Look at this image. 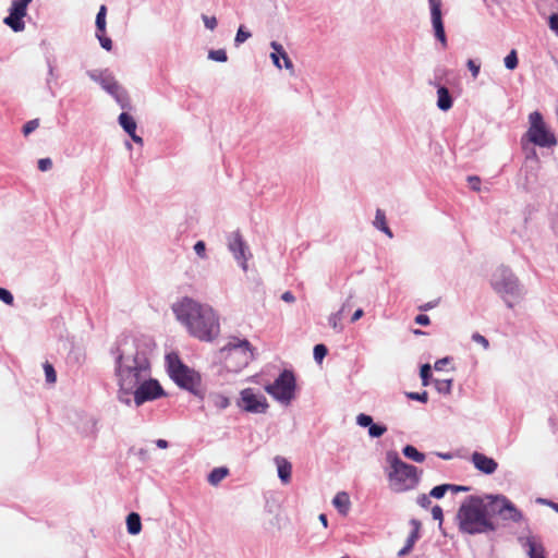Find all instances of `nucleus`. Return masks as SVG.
<instances>
[{
  "mask_svg": "<svg viewBox=\"0 0 558 558\" xmlns=\"http://www.w3.org/2000/svg\"><path fill=\"white\" fill-rule=\"evenodd\" d=\"M449 488H452V484L437 485L430 489L429 496L436 499H440L445 496Z\"/></svg>",
  "mask_w": 558,
  "mask_h": 558,
  "instance_id": "obj_37",
  "label": "nucleus"
},
{
  "mask_svg": "<svg viewBox=\"0 0 558 558\" xmlns=\"http://www.w3.org/2000/svg\"><path fill=\"white\" fill-rule=\"evenodd\" d=\"M523 546L527 547L529 558H546L544 546L541 543H536L533 537H527Z\"/></svg>",
  "mask_w": 558,
  "mask_h": 558,
  "instance_id": "obj_22",
  "label": "nucleus"
},
{
  "mask_svg": "<svg viewBox=\"0 0 558 558\" xmlns=\"http://www.w3.org/2000/svg\"><path fill=\"white\" fill-rule=\"evenodd\" d=\"M450 362V357L446 356L435 362L434 368L436 371H442L444 367Z\"/></svg>",
  "mask_w": 558,
  "mask_h": 558,
  "instance_id": "obj_60",
  "label": "nucleus"
},
{
  "mask_svg": "<svg viewBox=\"0 0 558 558\" xmlns=\"http://www.w3.org/2000/svg\"><path fill=\"white\" fill-rule=\"evenodd\" d=\"M227 246L239 266L243 271H246L247 260L252 257V254L239 230L232 231L227 235Z\"/></svg>",
  "mask_w": 558,
  "mask_h": 558,
  "instance_id": "obj_12",
  "label": "nucleus"
},
{
  "mask_svg": "<svg viewBox=\"0 0 558 558\" xmlns=\"http://www.w3.org/2000/svg\"><path fill=\"white\" fill-rule=\"evenodd\" d=\"M363 315H364V311H363L362 308H357V310L353 313V315H352V317H351V322H352V323H355V322H356V320H359Z\"/></svg>",
  "mask_w": 558,
  "mask_h": 558,
  "instance_id": "obj_63",
  "label": "nucleus"
},
{
  "mask_svg": "<svg viewBox=\"0 0 558 558\" xmlns=\"http://www.w3.org/2000/svg\"><path fill=\"white\" fill-rule=\"evenodd\" d=\"M414 322L417 324V325H421V326H427L429 325L430 323V319L429 317L426 315V314H418Z\"/></svg>",
  "mask_w": 558,
  "mask_h": 558,
  "instance_id": "obj_59",
  "label": "nucleus"
},
{
  "mask_svg": "<svg viewBox=\"0 0 558 558\" xmlns=\"http://www.w3.org/2000/svg\"><path fill=\"white\" fill-rule=\"evenodd\" d=\"M39 125V120L38 119H33V120H29L27 121L24 125H23V134L25 136L29 135L32 132H34Z\"/></svg>",
  "mask_w": 558,
  "mask_h": 558,
  "instance_id": "obj_47",
  "label": "nucleus"
},
{
  "mask_svg": "<svg viewBox=\"0 0 558 558\" xmlns=\"http://www.w3.org/2000/svg\"><path fill=\"white\" fill-rule=\"evenodd\" d=\"M87 75L90 80L98 83L110 96H112L122 109L130 107V98L126 89L118 83L109 70L88 71Z\"/></svg>",
  "mask_w": 558,
  "mask_h": 558,
  "instance_id": "obj_10",
  "label": "nucleus"
},
{
  "mask_svg": "<svg viewBox=\"0 0 558 558\" xmlns=\"http://www.w3.org/2000/svg\"><path fill=\"white\" fill-rule=\"evenodd\" d=\"M332 505L335 506V508L338 510V512L340 514L347 515L350 510V506H351V501H350V497H349L348 493L339 492L333 497Z\"/></svg>",
  "mask_w": 558,
  "mask_h": 558,
  "instance_id": "obj_21",
  "label": "nucleus"
},
{
  "mask_svg": "<svg viewBox=\"0 0 558 558\" xmlns=\"http://www.w3.org/2000/svg\"><path fill=\"white\" fill-rule=\"evenodd\" d=\"M471 461L474 468L485 475H492L498 468V463L495 459L478 451L472 453Z\"/></svg>",
  "mask_w": 558,
  "mask_h": 558,
  "instance_id": "obj_15",
  "label": "nucleus"
},
{
  "mask_svg": "<svg viewBox=\"0 0 558 558\" xmlns=\"http://www.w3.org/2000/svg\"><path fill=\"white\" fill-rule=\"evenodd\" d=\"M387 432V426L380 423H373L368 428V436L371 438H379Z\"/></svg>",
  "mask_w": 558,
  "mask_h": 558,
  "instance_id": "obj_36",
  "label": "nucleus"
},
{
  "mask_svg": "<svg viewBox=\"0 0 558 558\" xmlns=\"http://www.w3.org/2000/svg\"><path fill=\"white\" fill-rule=\"evenodd\" d=\"M386 461L389 464L387 478L393 492L404 493L417 487L422 472L415 465L404 462L395 450L386 452Z\"/></svg>",
  "mask_w": 558,
  "mask_h": 558,
  "instance_id": "obj_4",
  "label": "nucleus"
},
{
  "mask_svg": "<svg viewBox=\"0 0 558 558\" xmlns=\"http://www.w3.org/2000/svg\"><path fill=\"white\" fill-rule=\"evenodd\" d=\"M106 15H107V8L106 5H100L97 15H96V32H106Z\"/></svg>",
  "mask_w": 558,
  "mask_h": 558,
  "instance_id": "obj_35",
  "label": "nucleus"
},
{
  "mask_svg": "<svg viewBox=\"0 0 558 558\" xmlns=\"http://www.w3.org/2000/svg\"><path fill=\"white\" fill-rule=\"evenodd\" d=\"M437 304H438V301H430V302H427V303L421 305L420 310L426 312V311H429V310L436 307Z\"/></svg>",
  "mask_w": 558,
  "mask_h": 558,
  "instance_id": "obj_61",
  "label": "nucleus"
},
{
  "mask_svg": "<svg viewBox=\"0 0 558 558\" xmlns=\"http://www.w3.org/2000/svg\"><path fill=\"white\" fill-rule=\"evenodd\" d=\"M468 182L471 190L478 192L481 190V179L476 175H469Z\"/></svg>",
  "mask_w": 558,
  "mask_h": 558,
  "instance_id": "obj_56",
  "label": "nucleus"
},
{
  "mask_svg": "<svg viewBox=\"0 0 558 558\" xmlns=\"http://www.w3.org/2000/svg\"><path fill=\"white\" fill-rule=\"evenodd\" d=\"M501 501H504L505 507V514L501 518L504 521L519 523L524 519L522 511L519 510L510 499L502 498Z\"/></svg>",
  "mask_w": 558,
  "mask_h": 558,
  "instance_id": "obj_17",
  "label": "nucleus"
},
{
  "mask_svg": "<svg viewBox=\"0 0 558 558\" xmlns=\"http://www.w3.org/2000/svg\"><path fill=\"white\" fill-rule=\"evenodd\" d=\"M429 9H430V19H432V25L434 29L435 37L441 43L444 47L447 46V36L445 32V26L442 22V13H441V7L442 2L441 0H428Z\"/></svg>",
  "mask_w": 558,
  "mask_h": 558,
  "instance_id": "obj_14",
  "label": "nucleus"
},
{
  "mask_svg": "<svg viewBox=\"0 0 558 558\" xmlns=\"http://www.w3.org/2000/svg\"><path fill=\"white\" fill-rule=\"evenodd\" d=\"M402 453L405 458H408L414 462H417V463H422L425 460V454L423 452L418 451L412 445L404 446L402 449Z\"/></svg>",
  "mask_w": 558,
  "mask_h": 558,
  "instance_id": "obj_28",
  "label": "nucleus"
},
{
  "mask_svg": "<svg viewBox=\"0 0 558 558\" xmlns=\"http://www.w3.org/2000/svg\"><path fill=\"white\" fill-rule=\"evenodd\" d=\"M52 168V160L50 158H41L38 160V169L40 171H48Z\"/></svg>",
  "mask_w": 558,
  "mask_h": 558,
  "instance_id": "obj_57",
  "label": "nucleus"
},
{
  "mask_svg": "<svg viewBox=\"0 0 558 558\" xmlns=\"http://www.w3.org/2000/svg\"><path fill=\"white\" fill-rule=\"evenodd\" d=\"M155 444L160 449H167L169 447V442L166 439H157Z\"/></svg>",
  "mask_w": 558,
  "mask_h": 558,
  "instance_id": "obj_64",
  "label": "nucleus"
},
{
  "mask_svg": "<svg viewBox=\"0 0 558 558\" xmlns=\"http://www.w3.org/2000/svg\"><path fill=\"white\" fill-rule=\"evenodd\" d=\"M453 106V98L449 89L444 85H437V107L441 111H448Z\"/></svg>",
  "mask_w": 558,
  "mask_h": 558,
  "instance_id": "obj_18",
  "label": "nucleus"
},
{
  "mask_svg": "<svg viewBox=\"0 0 558 558\" xmlns=\"http://www.w3.org/2000/svg\"><path fill=\"white\" fill-rule=\"evenodd\" d=\"M155 348L148 336L121 333L110 349L114 360V375L125 387H134L137 379L150 376L149 356Z\"/></svg>",
  "mask_w": 558,
  "mask_h": 558,
  "instance_id": "obj_1",
  "label": "nucleus"
},
{
  "mask_svg": "<svg viewBox=\"0 0 558 558\" xmlns=\"http://www.w3.org/2000/svg\"><path fill=\"white\" fill-rule=\"evenodd\" d=\"M106 32H96V37L99 40V44L101 48H104L107 51H110L112 49V40L105 35Z\"/></svg>",
  "mask_w": 558,
  "mask_h": 558,
  "instance_id": "obj_42",
  "label": "nucleus"
},
{
  "mask_svg": "<svg viewBox=\"0 0 558 558\" xmlns=\"http://www.w3.org/2000/svg\"><path fill=\"white\" fill-rule=\"evenodd\" d=\"M276 401L288 405L295 398L296 378L291 369H283L274 383L264 387Z\"/></svg>",
  "mask_w": 558,
  "mask_h": 558,
  "instance_id": "obj_8",
  "label": "nucleus"
},
{
  "mask_svg": "<svg viewBox=\"0 0 558 558\" xmlns=\"http://www.w3.org/2000/svg\"><path fill=\"white\" fill-rule=\"evenodd\" d=\"M202 20L206 28L213 31L217 27V19L215 16L202 15Z\"/></svg>",
  "mask_w": 558,
  "mask_h": 558,
  "instance_id": "obj_52",
  "label": "nucleus"
},
{
  "mask_svg": "<svg viewBox=\"0 0 558 558\" xmlns=\"http://www.w3.org/2000/svg\"><path fill=\"white\" fill-rule=\"evenodd\" d=\"M172 311L194 338L201 341H213L218 337L219 317L211 306L185 296L172 305Z\"/></svg>",
  "mask_w": 558,
  "mask_h": 558,
  "instance_id": "obj_2",
  "label": "nucleus"
},
{
  "mask_svg": "<svg viewBox=\"0 0 558 558\" xmlns=\"http://www.w3.org/2000/svg\"><path fill=\"white\" fill-rule=\"evenodd\" d=\"M466 66L470 70L473 78H476L478 76V74H480L481 64L477 63L476 61L472 60V59H469L468 62H466Z\"/></svg>",
  "mask_w": 558,
  "mask_h": 558,
  "instance_id": "obj_49",
  "label": "nucleus"
},
{
  "mask_svg": "<svg viewBox=\"0 0 558 558\" xmlns=\"http://www.w3.org/2000/svg\"><path fill=\"white\" fill-rule=\"evenodd\" d=\"M472 340H473L474 342H476V343L482 344L485 349H488V347H489V342H488V340H487L484 336H482L481 333H478V332H474V333L472 335Z\"/></svg>",
  "mask_w": 558,
  "mask_h": 558,
  "instance_id": "obj_58",
  "label": "nucleus"
},
{
  "mask_svg": "<svg viewBox=\"0 0 558 558\" xmlns=\"http://www.w3.org/2000/svg\"><path fill=\"white\" fill-rule=\"evenodd\" d=\"M270 47L272 48V53H277V56L279 58H282L283 59V56H288V53L286 52L284 48L282 47L281 44H279L278 41H271L270 43Z\"/></svg>",
  "mask_w": 558,
  "mask_h": 558,
  "instance_id": "obj_54",
  "label": "nucleus"
},
{
  "mask_svg": "<svg viewBox=\"0 0 558 558\" xmlns=\"http://www.w3.org/2000/svg\"><path fill=\"white\" fill-rule=\"evenodd\" d=\"M126 529L131 535H137L142 530L141 517L136 512H131L126 517Z\"/></svg>",
  "mask_w": 558,
  "mask_h": 558,
  "instance_id": "obj_25",
  "label": "nucleus"
},
{
  "mask_svg": "<svg viewBox=\"0 0 558 558\" xmlns=\"http://www.w3.org/2000/svg\"><path fill=\"white\" fill-rule=\"evenodd\" d=\"M33 0H12L9 11L26 16L27 8Z\"/></svg>",
  "mask_w": 558,
  "mask_h": 558,
  "instance_id": "obj_32",
  "label": "nucleus"
},
{
  "mask_svg": "<svg viewBox=\"0 0 558 558\" xmlns=\"http://www.w3.org/2000/svg\"><path fill=\"white\" fill-rule=\"evenodd\" d=\"M47 68H48V77L46 80L47 88L49 89L51 96H56V93L53 92L51 87L52 81H56L58 78V75L56 74V66L53 64V61L49 58L47 59Z\"/></svg>",
  "mask_w": 558,
  "mask_h": 558,
  "instance_id": "obj_34",
  "label": "nucleus"
},
{
  "mask_svg": "<svg viewBox=\"0 0 558 558\" xmlns=\"http://www.w3.org/2000/svg\"><path fill=\"white\" fill-rule=\"evenodd\" d=\"M44 371H45V376H46L47 383H49V384L56 383L57 374H56L54 367L50 363L46 362L44 364Z\"/></svg>",
  "mask_w": 558,
  "mask_h": 558,
  "instance_id": "obj_44",
  "label": "nucleus"
},
{
  "mask_svg": "<svg viewBox=\"0 0 558 558\" xmlns=\"http://www.w3.org/2000/svg\"><path fill=\"white\" fill-rule=\"evenodd\" d=\"M327 353H328V349L325 344L318 343L314 347L313 355H314V360L317 363H322L323 360L325 359V356L327 355Z\"/></svg>",
  "mask_w": 558,
  "mask_h": 558,
  "instance_id": "obj_39",
  "label": "nucleus"
},
{
  "mask_svg": "<svg viewBox=\"0 0 558 558\" xmlns=\"http://www.w3.org/2000/svg\"><path fill=\"white\" fill-rule=\"evenodd\" d=\"M135 405L141 407L146 402L157 400L166 396V392L157 379L145 377L137 379L135 384Z\"/></svg>",
  "mask_w": 558,
  "mask_h": 558,
  "instance_id": "obj_11",
  "label": "nucleus"
},
{
  "mask_svg": "<svg viewBox=\"0 0 558 558\" xmlns=\"http://www.w3.org/2000/svg\"><path fill=\"white\" fill-rule=\"evenodd\" d=\"M418 538L420 534L417 533V531H411L405 541L404 546L398 551V557L407 556L413 549L414 544L417 542Z\"/></svg>",
  "mask_w": 558,
  "mask_h": 558,
  "instance_id": "obj_29",
  "label": "nucleus"
},
{
  "mask_svg": "<svg viewBox=\"0 0 558 558\" xmlns=\"http://www.w3.org/2000/svg\"><path fill=\"white\" fill-rule=\"evenodd\" d=\"M452 383L453 380L451 378L448 379H434L433 384L435 389L442 395H450L452 390Z\"/></svg>",
  "mask_w": 558,
  "mask_h": 558,
  "instance_id": "obj_31",
  "label": "nucleus"
},
{
  "mask_svg": "<svg viewBox=\"0 0 558 558\" xmlns=\"http://www.w3.org/2000/svg\"><path fill=\"white\" fill-rule=\"evenodd\" d=\"M0 300L7 305H12L14 298L13 294L5 288H0Z\"/></svg>",
  "mask_w": 558,
  "mask_h": 558,
  "instance_id": "obj_48",
  "label": "nucleus"
},
{
  "mask_svg": "<svg viewBox=\"0 0 558 558\" xmlns=\"http://www.w3.org/2000/svg\"><path fill=\"white\" fill-rule=\"evenodd\" d=\"M529 123L530 125L525 133L529 142L543 148H550L557 145L555 134L548 129L539 111H533L529 114Z\"/></svg>",
  "mask_w": 558,
  "mask_h": 558,
  "instance_id": "obj_9",
  "label": "nucleus"
},
{
  "mask_svg": "<svg viewBox=\"0 0 558 558\" xmlns=\"http://www.w3.org/2000/svg\"><path fill=\"white\" fill-rule=\"evenodd\" d=\"M274 461L277 465L278 477L280 478V481L282 483H289L291 480V471H292L291 463L287 459H284L283 457H280V456L275 457Z\"/></svg>",
  "mask_w": 558,
  "mask_h": 558,
  "instance_id": "obj_19",
  "label": "nucleus"
},
{
  "mask_svg": "<svg viewBox=\"0 0 558 558\" xmlns=\"http://www.w3.org/2000/svg\"><path fill=\"white\" fill-rule=\"evenodd\" d=\"M228 365L234 371H240L253 359V347L246 339L231 338L221 349Z\"/></svg>",
  "mask_w": 558,
  "mask_h": 558,
  "instance_id": "obj_7",
  "label": "nucleus"
},
{
  "mask_svg": "<svg viewBox=\"0 0 558 558\" xmlns=\"http://www.w3.org/2000/svg\"><path fill=\"white\" fill-rule=\"evenodd\" d=\"M170 378L182 389L187 390L201 400L205 398L201 375L185 365L178 355H167Z\"/></svg>",
  "mask_w": 558,
  "mask_h": 558,
  "instance_id": "obj_6",
  "label": "nucleus"
},
{
  "mask_svg": "<svg viewBox=\"0 0 558 558\" xmlns=\"http://www.w3.org/2000/svg\"><path fill=\"white\" fill-rule=\"evenodd\" d=\"M118 385H119V390H118V400L121 402V403H124L126 405H131L132 403V399H131V396H133V400L135 401V390L134 388H136L135 386L134 387H125L123 385V381H118Z\"/></svg>",
  "mask_w": 558,
  "mask_h": 558,
  "instance_id": "obj_24",
  "label": "nucleus"
},
{
  "mask_svg": "<svg viewBox=\"0 0 558 558\" xmlns=\"http://www.w3.org/2000/svg\"><path fill=\"white\" fill-rule=\"evenodd\" d=\"M229 474V470L225 466L215 468L208 474V482L211 485H218L227 475Z\"/></svg>",
  "mask_w": 558,
  "mask_h": 558,
  "instance_id": "obj_30",
  "label": "nucleus"
},
{
  "mask_svg": "<svg viewBox=\"0 0 558 558\" xmlns=\"http://www.w3.org/2000/svg\"><path fill=\"white\" fill-rule=\"evenodd\" d=\"M347 310V303H343L341 308L336 312V313H332L329 318H328V324L329 326L336 330L337 332H341L342 329H343V326L341 325L340 320L344 314Z\"/></svg>",
  "mask_w": 558,
  "mask_h": 558,
  "instance_id": "obj_27",
  "label": "nucleus"
},
{
  "mask_svg": "<svg viewBox=\"0 0 558 558\" xmlns=\"http://www.w3.org/2000/svg\"><path fill=\"white\" fill-rule=\"evenodd\" d=\"M119 124L128 135H133L137 124L135 119L128 112H121L118 118Z\"/></svg>",
  "mask_w": 558,
  "mask_h": 558,
  "instance_id": "obj_23",
  "label": "nucleus"
},
{
  "mask_svg": "<svg viewBox=\"0 0 558 558\" xmlns=\"http://www.w3.org/2000/svg\"><path fill=\"white\" fill-rule=\"evenodd\" d=\"M194 251L201 258H206V244L204 241H197L194 244Z\"/></svg>",
  "mask_w": 558,
  "mask_h": 558,
  "instance_id": "obj_53",
  "label": "nucleus"
},
{
  "mask_svg": "<svg viewBox=\"0 0 558 558\" xmlns=\"http://www.w3.org/2000/svg\"><path fill=\"white\" fill-rule=\"evenodd\" d=\"M374 226H375V228H377L378 230H380V231H383L385 234H387L389 238H392V236H393L392 231H391V230H390V228L387 226L386 215H385V213H384L381 209H377V210H376V216H375V220H374Z\"/></svg>",
  "mask_w": 558,
  "mask_h": 558,
  "instance_id": "obj_26",
  "label": "nucleus"
},
{
  "mask_svg": "<svg viewBox=\"0 0 558 558\" xmlns=\"http://www.w3.org/2000/svg\"><path fill=\"white\" fill-rule=\"evenodd\" d=\"M209 399L213 405L219 410H225L230 405L229 398L220 393H213L209 396Z\"/></svg>",
  "mask_w": 558,
  "mask_h": 558,
  "instance_id": "obj_33",
  "label": "nucleus"
},
{
  "mask_svg": "<svg viewBox=\"0 0 558 558\" xmlns=\"http://www.w3.org/2000/svg\"><path fill=\"white\" fill-rule=\"evenodd\" d=\"M457 520L460 532L469 535L486 534L497 530V524L486 515L485 498L476 495L464 499L457 512Z\"/></svg>",
  "mask_w": 558,
  "mask_h": 558,
  "instance_id": "obj_3",
  "label": "nucleus"
},
{
  "mask_svg": "<svg viewBox=\"0 0 558 558\" xmlns=\"http://www.w3.org/2000/svg\"><path fill=\"white\" fill-rule=\"evenodd\" d=\"M374 423V420L371 415L365 413H360L356 416V424L361 427L369 428V426Z\"/></svg>",
  "mask_w": 558,
  "mask_h": 558,
  "instance_id": "obj_45",
  "label": "nucleus"
},
{
  "mask_svg": "<svg viewBox=\"0 0 558 558\" xmlns=\"http://www.w3.org/2000/svg\"><path fill=\"white\" fill-rule=\"evenodd\" d=\"M432 517L434 520L439 521V526L442 525L444 512L440 506L436 505L432 508Z\"/></svg>",
  "mask_w": 558,
  "mask_h": 558,
  "instance_id": "obj_51",
  "label": "nucleus"
},
{
  "mask_svg": "<svg viewBox=\"0 0 558 558\" xmlns=\"http://www.w3.org/2000/svg\"><path fill=\"white\" fill-rule=\"evenodd\" d=\"M420 376H421V379H422V385L423 386H428L429 385V380L432 378V367H430L429 364H424V365L421 366Z\"/></svg>",
  "mask_w": 558,
  "mask_h": 558,
  "instance_id": "obj_41",
  "label": "nucleus"
},
{
  "mask_svg": "<svg viewBox=\"0 0 558 558\" xmlns=\"http://www.w3.org/2000/svg\"><path fill=\"white\" fill-rule=\"evenodd\" d=\"M504 62H505V66L508 69V70H514L517 69L518 66V63H519V60H518V54H517V51L514 49H512L504 59Z\"/></svg>",
  "mask_w": 558,
  "mask_h": 558,
  "instance_id": "obj_38",
  "label": "nucleus"
},
{
  "mask_svg": "<svg viewBox=\"0 0 558 558\" xmlns=\"http://www.w3.org/2000/svg\"><path fill=\"white\" fill-rule=\"evenodd\" d=\"M549 28L558 36V13H553L548 19Z\"/></svg>",
  "mask_w": 558,
  "mask_h": 558,
  "instance_id": "obj_55",
  "label": "nucleus"
},
{
  "mask_svg": "<svg viewBox=\"0 0 558 558\" xmlns=\"http://www.w3.org/2000/svg\"><path fill=\"white\" fill-rule=\"evenodd\" d=\"M490 287L509 308L513 307L512 301L520 300L524 294L523 286L519 278L505 265H500L493 272Z\"/></svg>",
  "mask_w": 558,
  "mask_h": 558,
  "instance_id": "obj_5",
  "label": "nucleus"
},
{
  "mask_svg": "<svg viewBox=\"0 0 558 558\" xmlns=\"http://www.w3.org/2000/svg\"><path fill=\"white\" fill-rule=\"evenodd\" d=\"M483 498H485V512L488 518L492 519L494 515H498L502 518L505 514V507L504 501H501L502 498H507L504 495H485Z\"/></svg>",
  "mask_w": 558,
  "mask_h": 558,
  "instance_id": "obj_16",
  "label": "nucleus"
},
{
  "mask_svg": "<svg viewBox=\"0 0 558 558\" xmlns=\"http://www.w3.org/2000/svg\"><path fill=\"white\" fill-rule=\"evenodd\" d=\"M24 17L22 14L9 11V14L3 19V23L14 33H20L25 29Z\"/></svg>",
  "mask_w": 558,
  "mask_h": 558,
  "instance_id": "obj_20",
  "label": "nucleus"
},
{
  "mask_svg": "<svg viewBox=\"0 0 558 558\" xmlns=\"http://www.w3.org/2000/svg\"><path fill=\"white\" fill-rule=\"evenodd\" d=\"M208 59L217 62H226L228 56L225 49L210 50L208 52Z\"/></svg>",
  "mask_w": 558,
  "mask_h": 558,
  "instance_id": "obj_40",
  "label": "nucleus"
},
{
  "mask_svg": "<svg viewBox=\"0 0 558 558\" xmlns=\"http://www.w3.org/2000/svg\"><path fill=\"white\" fill-rule=\"evenodd\" d=\"M405 396L410 400L420 401L422 403H426L428 401V393H427V391L407 392Z\"/></svg>",
  "mask_w": 558,
  "mask_h": 558,
  "instance_id": "obj_46",
  "label": "nucleus"
},
{
  "mask_svg": "<svg viewBox=\"0 0 558 558\" xmlns=\"http://www.w3.org/2000/svg\"><path fill=\"white\" fill-rule=\"evenodd\" d=\"M239 407L250 413H266L269 404L263 395H257L252 388H245L240 392Z\"/></svg>",
  "mask_w": 558,
  "mask_h": 558,
  "instance_id": "obj_13",
  "label": "nucleus"
},
{
  "mask_svg": "<svg viewBox=\"0 0 558 558\" xmlns=\"http://www.w3.org/2000/svg\"><path fill=\"white\" fill-rule=\"evenodd\" d=\"M251 36H252V34L248 31H245V28L243 26H240L238 28V32H236V35H235V38H234L235 46H239V45L243 44Z\"/></svg>",
  "mask_w": 558,
  "mask_h": 558,
  "instance_id": "obj_43",
  "label": "nucleus"
},
{
  "mask_svg": "<svg viewBox=\"0 0 558 558\" xmlns=\"http://www.w3.org/2000/svg\"><path fill=\"white\" fill-rule=\"evenodd\" d=\"M281 300L290 303L295 301V296L291 291H286L284 293H282Z\"/></svg>",
  "mask_w": 558,
  "mask_h": 558,
  "instance_id": "obj_62",
  "label": "nucleus"
},
{
  "mask_svg": "<svg viewBox=\"0 0 558 558\" xmlns=\"http://www.w3.org/2000/svg\"><path fill=\"white\" fill-rule=\"evenodd\" d=\"M416 502H417L418 506H421L424 509L429 508V506L432 505L429 494L428 495H426V494L418 495L417 499H416Z\"/></svg>",
  "mask_w": 558,
  "mask_h": 558,
  "instance_id": "obj_50",
  "label": "nucleus"
}]
</instances>
